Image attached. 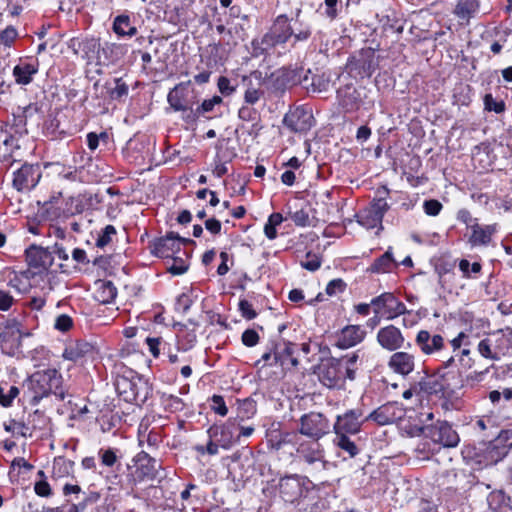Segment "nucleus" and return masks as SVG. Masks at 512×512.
I'll use <instances>...</instances> for the list:
<instances>
[{
    "instance_id": "f257e3e1",
    "label": "nucleus",
    "mask_w": 512,
    "mask_h": 512,
    "mask_svg": "<svg viewBox=\"0 0 512 512\" xmlns=\"http://www.w3.org/2000/svg\"><path fill=\"white\" fill-rule=\"evenodd\" d=\"M454 353L447 357V360H441V364L432 374L426 375L418 382L420 390L427 395L438 397L442 409L446 411L459 408L460 390L465 385V379L458 365L466 370L474 365L468 346Z\"/></svg>"
},
{
    "instance_id": "f03ea898",
    "label": "nucleus",
    "mask_w": 512,
    "mask_h": 512,
    "mask_svg": "<svg viewBox=\"0 0 512 512\" xmlns=\"http://www.w3.org/2000/svg\"><path fill=\"white\" fill-rule=\"evenodd\" d=\"M28 390L32 393L29 403L36 406L39 402L49 395H55L59 400L65 399L63 389V377L54 368L36 371L25 381Z\"/></svg>"
},
{
    "instance_id": "7ed1b4c3",
    "label": "nucleus",
    "mask_w": 512,
    "mask_h": 512,
    "mask_svg": "<svg viewBox=\"0 0 512 512\" xmlns=\"http://www.w3.org/2000/svg\"><path fill=\"white\" fill-rule=\"evenodd\" d=\"M239 424L234 419H228L224 423L213 424L207 429L208 442L206 445H196L195 451L201 455H217L219 448L229 450L238 442L237 431Z\"/></svg>"
},
{
    "instance_id": "20e7f679",
    "label": "nucleus",
    "mask_w": 512,
    "mask_h": 512,
    "mask_svg": "<svg viewBox=\"0 0 512 512\" xmlns=\"http://www.w3.org/2000/svg\"><path fill=\"white\" fill-rule=\"evenodd\" d=\"M307 73L305 68L298 65H288L276 69L265 77V87L275 95H283L294 86L306 84Z\"/></svg>"
},
{
    "instance_id": "39448f33",
    "label": "nucleus",
    "mask_w": 512,
    "mask_h": 512,
    "mask_svg": "<svg viewBox=\"0 0 512 512\" xmlns=\"http://www.w3.org/2000/svg\"><path fill=\"white\" fill-rule=\"evenodd\" d=\"M119 396L127 403L144 405L152 397L153 384L144 375L135 373L131 378L122 376L116 381Z\"/></svg>"
},
{
    "instance_id": "423d86ee",
    "label": "nucleus",
    "mask_w": 512,
    "mask_h": 512,
    "mask_svg": "<svg viewBox=\"0 0 512 512\" xmlns=\"http://www.w3.org/2000/svg\"><path fill=\"white\" fill-rule=\"evenodd\" d=\"M313 488L314 484L307 476L296 473L279 477L275 485L279 497L289 504L299 503Z\"/></svg>"
},
{
    "instance_id": "0eeeda50",
    "label": "nucleus",
    "mask_w": 512,
    "mask_h": 512,
    "mask_svg": "<svg viewBox=\"0 0 512 512\" xmlns=\"http://www.w3.org/2000/svg\"><path fill=\"white\" fill-rule=\"evenodd\" d=\"M378 65L375 50L367 47L352 54L347 60L345 69L350 77L364 79L371 77Z\"/></svg>"
},
{
    "instance_id": "6e6552de",
    "label": "nucleus",
    "mask_w": 512,
    "mask_h": 512,
    "mask_svg": "<svg viewBox=\"0 0 512 512\" xmlns=\"http://www.w3.org/2000/svg\"><path fill=\"white\" fill-rule=\"evenodd\" d=\"M508 434L509 431L507 430H496L485 435L487 440H484L483 467L497 464L508 454L509 447H512V442L505 444L508 440Z\"/></svg>"
},
{
    "instance_id": "1a4fd4ad",
    "label": "nucleus",
    "mask_w": 512,
    "mask_h": 512,
    "mask_svg": "<svg viewBox=\"0 0 512 512\" xmlns=\"http://www.w3.org/2000/svg\"><path fill=\"white\" fill-rule=\"evenodd\" d=\"M336 98L345 113H354L366 104L368 94L365 87L347 83L337 89Z\"/></svg>"
},
{
    "instance_id": "9d476101",
    "label": "nucleus",
    "mask_w": 512,
    "mask_h": 512,
    "mask_svg": "<svg viewBox=\"0 0 512 512\" xmlns=\"http://www.w3.org/2000/svg\"><path fill=\"white\" fill-rule=\"evenodd\" d=\"M331 430L327 417L320 412L303 414L299 419L298 432L311 440H320Z\"/></svg>"
},
{
    "instance_id": "9b49d317",
    "label": "nucleus",
    "mask_w": 512,
    "mask_h": 512,
    "mask_svg": "<svg viewBox=\"0 0 512 512\" xmlns=\"http://www.w3.org/2000/svg\"><path fill=\"white\" fill-rule=\"evenodd\" d=\"M363 406L345 411L343 414L336 417L333 425L335 435H356L358 434L364 423L369 422L365 420Z\"/></svg>"
},
{
    "instance_id": "f8f14e48",
    "label": "nucleus",
    "mask_w": 512,
    "mask_h": 512,
    "mask_svg": "<svg viewBox=\"0 0 512 512\" xmlns=\"http://www.w3.org/2000/svg\"><path fill=\"white\" fill-rule=\"evenodd\" d=\"M426 430V438L444 448H454L460 442L459 434L447 421L437 420L433 424L426 425Z\"/></svg>"
},
{
    "instance_id": "ddd939ff",
    "label": "nucleus",
    "mask_w": 512,
    "mask_h": 512,
    "mask_svg": "<svg viewBox=\"0 0 512 512\" xmlns=\"http://www.w3.org/2000/svg\"><path fill=\"white\" fill-rule=\"evenodd\" d=\"M390 209L385 198L374 199L368 207L362 209L357 215V222L366 229L382 227L385 213Z\"/></svg>"
},
{
    "instance_id": "4468645a",
    "label": "nucleus",
    "mask_w": 512,
    "mask_h": 512,
    "mask_svg": "<svg viewBox=\"0 0 512 512\" xmlns=\"http://www.w3.org/2000/svg\"><path fill=\"white\" fill-rule=\"evenodd\" d=\"M135 471L130 475L133 482H142L145 480H155L158 476L161 464L158 460L151 457L145 451L139 452L133 458Z\"/></svg>"
},
{
    "instance_id": "2eb2a0df",
    "label": "nucleus",
    "mask_w": 512,
    "mask_h": 512,
    "mask_svg": "<svg viewBox=\"0 0 512 512\" xmlns=\"http://www.w3.org/2000/svg\"><path fill=\"white\" fill-rule=\"evenodd\" d=\"M405 416L403 404L389 401L370 412L365 420L375 422L379 426L392 424Z\"/></svg>"
},
{
    "instance_id": "dca6fc26",
    "label": "nucleus",
    "mask_w": 512,
    "mask_h": 512,
    "mask_svg": "<svg viewBox=\"0 0 512 512\" xmlns=\"http://www.w3.org/2000/svg\"><path fill=\"white\" fill-rule=\"evenodd\" d=\"M320 382L328 388H340L344 384L342 359L331 357L319 367Z\"/></svg>"
},
{
    "instance_id": "f3484780",
    "label": "nucleus",
    "mask_w": 512,
    "mask_h": 512,
    "mask_svg": "<svg viewBox=\"0 0 512 512\" xmlns=\"http://www.w3.org/2000/svg\"><path fill=\"white\" fill-rule=\"evenodd\" d=\"M292 33V20L286 14H280L274 19L265 33V40L270 41L277 48L287 44L291 40Z\"/></svg>"
},
{
    "instance_id": "a211bd4d",
    "label": "nucleus",
    "mask_w": 512,
    "mask_h": 512,
    "mask_svg": "<svg viewBox=\"0 0 512 512\" xmlns=\"http://www.w3.org/2000/svg\"><path fill=\"white\" fill-rule=\"evenodd\" d=\"M192 81L187 80L176 84L167 94V102L170 108L174 112H178L184 107L189 105H195L198 103L197 95L194 94V90L190 91Z\"/></svg>"
},
{
    "instance_id": "6ab92c4d",
    "label": "nucleus",
    "mask_w": 512,
    "mask_h": 512,
    "mask_svg": "<svg viewBox=\"0 0 512 512\" xmlns=\"http://www.w3.org/2000/svg\"><path fill=\"white\" fill-rule=\"evenodd\" d=\"M25 257L30 268L38 269V273L45 271L46 275L55 276V272L49 270L54 262V258L50 253V247L44 248L32 244L25 250Z\"/></svg>"
},
{
    "instance_id": "aec40b11",
    "label": "nucleus",
    "mask_w": 512,
    "mask_h": 512,
    "mask_svg": "<svg viewBox=\"0 0 512 512\" xmlns=\"http://www.w3.org/2000/svg\"><path fill=\"white\" fill-rule=\"evenodd\" d=\"M41 170L39 164H23L13 173L12 185L18 192L30 191L39 182Z\"/></svg>"
},
{
    "instance_id": "412c9836",
    "label": "nucleus",
    "mask_w": 512,
    "mask_h": 512,
    "mask_svg": "<svg viewBox=\"0 0 512 512\" xmlns=\"http://www.w3.org/2000/svg\"><path fill=\"white\" fill-rule=\"evenodd\" d=\"M296 458L308 465H317L324 469L326 465L323 446L318 440H305L296 447Z\"/></svg>"
},
{
    "instance_id": "4be33fe9",
    "label": "nucleus",
    "mask_w": 512,
    "mask_h": 512,
    "mask_svg": "<svg viewBox=\"0 0 512 512\" xmlns=\"http://www.w3.org/2000/svg\"><path fill=\"white\" fill-rule=\"evenodd\" d=\"M376 340L383 349L390 352L412 347L410 342L405 343L401 330L393 324L380 328L377 332Z\"/></svg>"
},
{
    "instance_id": "5701e85b",
    "label": "nucleus",
    "mask_w": 512,
    "mask_h": 512,
    "mask_svg": "<svg viewBox=\"0 0 512 512\" xmlns=\"http://www.w3.org/2000/svg\"><path fill=\"white\" fill-rule=\"evenodd\" d=\"M382 8L383 10L375 13V18L381 25L382 30L385 32L391 31L396 33L398 36H401L406 23L404 15L387 5Z\"/></svg>"
},
{
    "instance_id": "b1692460",
    "label": "nucleus",
    "mask_w": 512,
    "mask_h": 512,
    "mask_svg": "<svg viewBox=\"0 0 512 512\" xmlns=\"http://www.w3.org/2000/svg\"><path fill=\"white\" fill-rule=\"evenodd\" d=\"M242 83L246 87L244 93V102L248 105H254L264 95L260 88L265 86V77L260 70H253L249 75L242 76Z\"/></svg>"
},
{
    "instance_id": "393cba45",
    "label": "nucleus",
    "mask_w": 512,
    "mask_h": 512,
    "mask_svg": "<svg viewBox=\"0 0 512 512\" xmlns=\"http://www.w3.org/2000/svg\"><path fill=\"white\" fill-rule=\"evenodd\" d=\"M27 425L30 427V433L20 431L22 437H33L35 432L40 433V438H45L52 433L51 418L45 414L44 411L36 409L27 417Z\"/></svg>"
},
{
    "instance_id": "a878e982",
    "label": "nucleus",
    "mask_w": 512,
    "mask_h": 512,
    "mask_svg": "<svg viewBox=\"0 0 512 512\" xmlns=\"http://www.w3.org/2000/svg\"><path fill=\"white\" fill-rule=\"evenodd\" d=\"M174 239V231H169L165 236L154 238L149 242L148 248L150 253L158 258H170L172 255L179 253V243Z\"/></svg>"
},
{
    "instance_id": "bb28decb",
    "label": "nucleus",
    "mask_w": 512,
    "mask_h": 512,
    "mask_svg": "<svg viewBox=\"0 0 512 512\" xmlns=\"http://www.w3.org/2000/svg\"><path fill=\"white\" fill-rule=\"evenodd\" d=\"M415 343L425 355L440 353L445 348L444 338L440 334L431 335L427 330L417 333Z\"/></svg>"
},
{
    "instance_id": "cd10ccee",
    "label": "nucleus",
    "mask_w": 512,
    "mask_h": 512,
    "mask_svg": "<svg viewBox=\"0 0 512 512\" xmlns=\"http://www.w3.org/2000/svg\"><path fill=\"white\" fill-rule=\"evenodd\" d=\"M293 438L294 433L282 431L280 423H272L265 433L267 448L272 452H278L285 445L292 443Z\"/></svg>"
},
{
    "instance_id": "c85d7f7f",
    "label": "nucleus",
    "mask_w": 512,
    "mask_h": 512,
    "mask_svg": "<svg viewBox=\"0 0 512 512\" xmlns=\"http://www.w3.org/2000/svg\"><path fill=\"white\" fill-rule=\"evenodd\" d=\"M366 331L360 325H347L337 333L335 346L339 349L351 348L364 340Z\"/></svg>"
},
{
    "instance_id": "c756f323",
    "label": "nucleus",
    "mask_w": 512,
    "mask_h": 512,
    "mask_svg": "<svg viewBox=\"0 0 512 512\" xmlns=\"http://www.w3.org/2000/svg\"><path fill=\"white\" fill-rule=\"evenodd\" d=\"M388 367L396 374L407 376L415 368V357L404 351H394L388 360Z\"/></svg>"
},
{
    "instance_id": "7c9ffc66",
    "label": "nucleus",
    "mask_w": 512,
    "mask_h": 512,
    "mask_svg": "<svg viewBox=\"0 0 512 512\" xmlns=\"http://www.w3.org/2000/svg\"><path fill=\"white\" fill-rule=\"evenodd\" d=\"M94 354L95 347L91 343L85 340H78L65 348L63 358L73 362H79L87 358H93Z\"/></svg>"
},
{
    "instance_id": "2f4dec72",
    "label": "nucleus",
    "mask_w": 512,
    "mask_h": 512,
    "mask_svg": "<svg viewBox=\"0 0 512 512\" xmlns=\"http://www.w3.org/2000/svg\"><path fill=\"white\" fill-rule=\"evenodd\" d=\"M301 11L298 10L295 18L292 20L293 33L291 35V47L296 48L301 43L308 42L313 34L312 26L300 19Z\"/></svg>"
},
{
    "instance_id": "473e14b6",
    "label": "nucleus",
    "mask_w": 512,
    "mask_h": 512,
    "mask_svg": "<svg viewBox=\"0 0 512 512\" xmlns=\"http://www.w3.org/2000/svg\"><path fill=\"white\" fill-rule=\"evenodd\" d=\"M100 58L96 65L109 66L118 62L124 55L123 46L116 43L104 42L100 45Z\"/></svg>"
},
{
    "instance_id": "72a5a7b5",
    "label": "nucleus",
    "mask_w": 512,
    "mask_h": 512,
    "mask_svg": "<svg viewBox=\"0 0 512 512\" xmlns=\"http://www.w3.org/2000/svg\"><path fill=\"white\" fill-rule=\"evenodd\" d=\"M282 342L284 348L282 350H279V347L277 348V353L273 357L274 363H278L282 369L296 368L299 365V360L295 356L296 344L285 339H282Z\"/></svg>"
},
{
    "instance_id": "f704fd0d",
    "label": "nucleus",
    "mask_w": 512,
    "mask_h": 512,
    "mask_svg": "<svg viewBox=\"0 0 512 512\" xmlns=\"http://www.w3.org/2000/svg\"><path fill=\"white\" fill-rule=\"evenodd\" d=\"M307 73V82L302 84V88L307 92L322 93L329 90L330 87V74L322 72L320 74H312L310 69H305Z\"/></svg>"
},
{
    "instance_id": "c9c22d12",
    "label": "nucleus",
    "mask_w": 512,
    "mask_h": 512,
    "mask_svg": "<svg viewBox=\"0 0 512 512\" xmlns=\"http://www.w3.org/2000/svg\"><path fill=\"white\" fill-rule=\"evenodd\" d=\"M507 329L510 331L509 334H505L502 329L490 334L498 360H500L502 356L512 354V330L510 328Z\"/></svg>"
},
{
    "instance_id": "e433bc0d",
    "label": "nucleus",
    "mask_w": 512,
    "mask_h": 512,
    "mask_svg": "<svg viewBox=\"0 0 512 512\" xmlns=\"http://www.w3.org/2000/svg\"><path fill=\"white\" fill-rule=\"evenodd\" d=\"M39 62H20L13 68L15 82L19 85H28L33 81V76L38 72Z\"/></svg>"
},
{
    "instance_id": "4c0bfd02",
    "label": "nucleus",
    "mask_w": 512,
    "mask_h": 512,
    "mask_svg": "<svg viewBox=\"0 0 512 512\" xmlns=\"http://www.w3.org/2000/svg\"><path fill=\"white\" fill-rule=\"evenodd\" d=\"M499 225L497 223L481 225L475 235H468V243L471 247H487L492 241L493 235L498 232Z\"/></svg>"
},
{
    "instance_id": "58836bf2",
    "label": "nucleus",
    "mask_w": 512,
    "mask_h": 512,
    "mask_svg": "<svg viewBox=\"0 0 512 512\" xmlns=\"http://www.w3.org/2000/svg\"><path fill=\"white\" fill-rule=\"evenodd\" d=\"M399 262H397L393 256L392 248L389 247L385 253L377 257L373 263L369 266L367 271L371 273H390L397 269Z\"/></svg>"
},
{
    "instance_id": "ea45409f",
    "label": "nucleus",
    "mask_w": 512,
    "mask_h": 512,
    "mask_svg": "<svg viewBox=\"0 0 512 512\" xmlns=\"http://www.w3.org/2000/svg\"><path fill=\"white\" fill-rule=\"evenodd\" d=\"M479 9V0H458L453 10V14L459 20H462L468 24L470 20L476 16Z\"/></svg>"
},
{
    "instance_id": "a19ab883",
    "label": "nucleus",
    "mask_w": 512,
    "mask_h": 512,
    "mask_svg": "<svg viewBox=\"0 0 512 512\" xmlns=\"http://www.w3.org/2000/svg\"><path fill=\"white\" fill-rule=\"evenodd\" d=\"M484 440L473 443L465 444L462 448L461 454L467 464L476 465L478 469L483 468L482 460L484 456Z\"/></svg>"
},
{
    "instance_id": "79ce46f5",
    "label": "nucleus",
    "mask_w": 512,
    "mask_h": 512,
    "mask_svg": "<svg viewBox=\"0 0 512 512\" xmlns=\"http://www.w3.org/2000/svg\"><path fill=\"white\" fill-rule=\"evenodd\" d=\"M456 266V260H452L448 257H441L437 260L434 266L435 273L438 275V284L441 288L446 287L447 275L454 276V269Z\"/></svg>"
},
{
    "instance_id": "37998d69",
    "label": "nucleus",
    "mask_w": 512,
    "mask_h": 512,
    "mask_svg": "<svg viewBox=\"0 0 512 512\" xmlns=\"http://www.w3.org/2000/svg\"><path fill=\"white\" fill-rule=\"evenodd\" d=\"M100 38L96 37H85L82 45L81 57L87 61V63H94L96 65L97 59L100 58Z\"/></svg>"
},
{
    "instance_id": "c03bdc74",
    "label": "nucleus",
    "mask_w": 512,
    "mask_h": 512,
    "mask_svg": "<svg viewBox=\"0 0 512 512\" xmlns=\"http://www.w3.org/2000/svg\"><path fill=\"white\" fill-rule=\"evenodd\" d=\"M117 296V288L110 280L99 281V286L95 293V299L101 304L112 303Z\"/></svg>"
},
{
    "instance_id": "a18cd8bd",
    "label": "nucleus",
    "mask_w": 512,
    "mask_h": 512,
    "mask_svg": "<svg viewBox=\"0 0 512 512\" xmlns=\"http://www.w3.org/2000/svg\"><path fill=\"white\" fill-rule=\"evenodd\" d=\"M113 31L119 36H133L137 33V28L132 25L129 15L121 14L113 21Z\"/></svg>"
},
{
    "instance_id": "49530a36",
    "label": "nucleus",
    "mask_w": 512,
    "mask_h": 512,
    "mask_svg": "<svg viewBox=\"0 0 512 512\" xmlns=\"http://www.w3.org/2000/svg\"><path fill=\"white\" fill-rule=\"evenodd\" d=\"M334 444L343 452L347 453L350 458L356 457L362 451L361 447L351 440L348 435H336Z\"/></svg>"
},
{
    "instance_id": "de8ad7c7",
    "label": "nucleus",
    "mask_w": 512,
    "mask_h": 512,
    "mask_svg": "<svg viewBox=\"0 0 512 512\" xmlns=\"http://www.w3.org/2000/svg\"><path fill=\"white\" fill-rule=\"evenodd\" d=\"M32 109L31 105H28L24 108L18 107V112L13 113V123L12 128L14 129L15 134L19 136H23L28 134L27 126V117L28 112Z\"/></svg>"
},
{
    "instance_id": "09e8293b",
    "label": "nucleus",
    "mask_w": 512,
    "mask_h": 512,
    "mask_svg": "<svg viewBox=\"0 0 512 512\" xmlns=\"http://www.w3.org/2000/svg\"><path fill=\"white\" fill-rule=\"evenodd\" d=\"M237 404V418L241 421L252 418L257 412V403L250 397L237 400Z\"/></svg>"
},
{
    "instance_id": "8fccbe9b",
    "label": "nucleus",
    "mask_w": 512,
    "mask_h": 512,
    "mask_svg": "<svg viewBox=\"0 0 512 512\" xmlns=\"http://www.w3.org/2000/svg\"><path fill=\"white\" fill-rule=\"evenodd\" d=\"M392 293L384 292L377 297L372 298L371 305L374 314H381L387 319L388 311L390 308V300Z\"/></svg>"
},
{
    "instance_id": "3c124183",
    "label": "nucleus",
    "mask_w": 512,
    "mask_h": 512,
    "mask_svg": "<svg viewBox=\"0 0 512 512\" xmlns=\"http://www.w3.org/2000/svg\"><path fill=\"white\" fill-rule=\"evenodd\" d=\"M265 34L261 38H254L251 41L252 52L251 55L255 58L266 56L270 54V51L275 49L270 41H266Z\"/></svg>"
},
{
    "instance_id": "603ef678",
    "label": "nucleus",
    "mask_w": 512,
    "mask_h": 512,
    "mask_svg": "<svg viewBox=\"0 0 512 512\" xmlns=\"http://www.w3.org/2000/svg\"><path fill=\"white\" fill-rule=\"evenodd\" d=\"M74 465V461L58 456L53 461V472L58 477H65L73 473Z\"/></svg>"
},
{
    "instance_id": "864d4df0",
    "label": "nucleus",
    "mask_w": 512,
    "mask_h": 512,
    "mask_svg": "<svg viewBox=\"0 0 512 512\" xmlns=\"http://www.w3.org/2000/svg\"><path fill=\"white\" fill-rule=\"evenodd\" d=\"M279 342L276 340H270L266 346V351L263 353L261 358L257 360L254 364L255 367H259L261 362H264L261 367L265 366H276L279 365L278 363H274L273 357H275V354L277 353V348L279 347Z\"/></svg>"
},
{
    "instance_id": "5fc2aeb1",
    "label": "nucleus",
    "mask_w": 512,
    "mask_h": 512,
    "mask_svg": "<svg viewBox=\"0 0 512 512\" xmlns=\"http://www.w3.org/2000/svg\"><path fill=\"white\" fill-rule=\"evenodd\" d=\"M114 84L115 86L110 88L107 93L111 100L120 102L128 96L129 86L121 77L114 78Z\"/></svg>"
},
{
    "instance_id": "6e6d98bb",
    "label": "nucleus",
    "mask_w": 512,
    "mask_h": 512,
    "mask_svg": "<svg viewBox=\"0 0 512 512\" xmlns=\"http://www.w3.org/2000/svg\"><path fill=\"white\" fill-rule=\"evenodd\" d=\"M223 103V99L221 96L214 95L212 98L204 99L201 103V110H203L204 113V119L205 120H211L216 117L214 114L217 107H220V105Z\"/></svg>"
},
{
    "instance_id": "4d7b16f0",
    "label": "nucleus",
    "mask_w": 512,
    "mask_h": 512,
    "mask_svg": "<svg viewBox=\"0 0 512 512\" xmlns=\"http://www.w3.org/2000/svg\"><path fill=\"white\" fill-rule=\"evenodd\" d=\"M117 452V449L111 447L100 448L98 451V457L101 461V464L111 469L115 468L117 464H120L118 462Z\"/></svg>"
},
{
    "instance_id": "13d9d810",
    "label": "nucleus",
    "mask_w": 512,
    "mask_h": 512,
    "mask_svg": "<svg viewBox=\"0 0 512 512\" xmlns=\"http://www.w3.org/2000/svg\"><path fill=\"white\" fill-rule=\"evenodd\" d=\"M122 470H123L122 465L117 464L115 468H112L111 471H109L105 475V481L107 484H109V490L112 489V486H116L119 488L124 487V479L121 475Z\"/></svg>"
},
{
    "instance_id": "bf43d9fd",
    "label": "nucleus",
    "mask_w": 512,
    "mask_h": 512,
    "mask_svg": "<svg viewBox=\"0 0 512 512\" xmlns=\"http://www.w3.org/2000/svg\"><path fill=\"white\" fill-rule=\"evenodd\" d=\"M484 110L501 114L506 110V104L503 100L495 99L492 94L488 93L483 98Z\"/></svg>"
},
{
    "instance_id": "052dcab7",
    "label": "nucleus",
    "mask_w": 512,
    "mask_h": 512,
    "mask_svg": "<svg viewBox=\"0 0 512 512\" xmlns=\"http://www.w3.org/2000/svg\"><path fill=\"white\" fill-rule=\"evenodd\" d=\"M477 350L479 354L490 360H498V356L496 355L493 344H492V338L486 337L482 339L477 346Z\"/></svg>"
},
{
    "instance_id": "680f3d73",
    "label": "nucleus",
    "mask_w": 512,
    "mask_h": 512,
    "mask_svg": "<svg viewBox=\"0 0 512 512\" xmlns=\"http://www.w3.org/2000/svg\"><path fill=\"white\" fill-rule=\"evenodd\" d=\"M323 7V4L319 6L318 11ZM340 10L339 0H324V11L322 14L330 21L335 20L338 17Z\"/></svg>"
},
{
    "instance_id": "e2e57ef3",
    "label": "nucleus",
    "mask_w": 512,
    "mask_h": 512,
    "mask_svg": "<svg viewBox=\"0 0 512 512\" xmlns=\"http://www.w3.org/2000/svg\"><path fill=\"white\" fill-rule=\"evenodd\" d=\"M173 260V264L167 268V271L172 275H182L189 269V263L181 256L172 255L170 257Z\"/></svg>"
},
{
    "instance_id": "0e129e2a",
    "label": "nucleus",
    "mask_w": 512,
    "mask_h": 512,
    "mask_svg": "<svg viewBox=\"0 0 512 512\" xmlns=\"http://www.w3.org/2000/svg\"><path fill=\"white\" fill-rule=\"evenodd\" d=\"M406 312L407 308L405 304L392 293L387 320H392L400 315L405 314Z\"/></svg>"
},
{
    "instance_id": "69168bd1",
    "label": "nucleus",
    "mask_w": 512,
    "mask_h": 512,
    "mask_svg": "<svg viewBox=\"0 0 512 512\" xmlns=\"http://www.w3.org/2000/svg\"><path fill=\"white\" fill-rule=\"evenodd\" d=\"M488 398L495 406L500 405L502 400L512 402V388H504L503 391L493 390L488 393Z\"/></svg>"
},
{
    "instance_id": "338daca9",
    "label": "nucleus",
    "mask_w": 512,
    "mask_h": 512,
    "mask_svg": "<svg viewBox=\"0 0 512 512\" xmlns=\"http://www.w3.org/2000/svg\"><path fill=\"white\" fill-rule=\"evenodd\" d=\"M459 269L464 278H471V274H479L481 272L482 265L479 262L470 263L467 259H461L459 261Z\"/></svg>"
},
{
    "instance_id": "774afa93",
    "label": "nucleus",
    "mask_w": 512,
    "mask_h": 512,
    "mask_svg": "<svg viewBox=\"0 0 512 512\" xmlns=\"http://www.w3.org/2000/svg\"><path fill=\"white\" fill-rule=\"evenodd\" d=\"M301 267L314 272L318 270L321 266V258L311 251L307 252L305 255V259L300 262Z\"/></svg>"
}]
</instances>
